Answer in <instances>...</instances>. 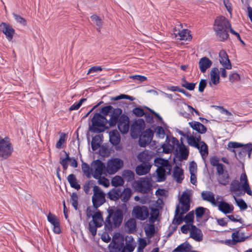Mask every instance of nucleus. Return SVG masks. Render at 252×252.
<instances>
[{"label":"nucleus","instance_id":"nucleus-19","mask_svg":"<svg viewBox=\"0 0 252 252\" xmlns=\"http://www.w3.org/2000/svg\"><path fill=\"white\" fill-rule=\"evenodd\" d=\"M174 34L177 39L180 40H190L191 39V35L188 30L183 29L181 31L177 30L176 28L174 31Z\"/></svg>","mask_w":252,"mask_h":252},{"label":"nucleus","instance_id":"nucleus-11","mask_svg":"<svg viewBox=\"0 0 252 252\" xmlns=\"http://www.w3.org/2000/svg\"><path fill=\"white\" fill-rule=\"evenodd\" d=\"M154 132L150 128L146 129L139 135V145L140 147H145L152 141Z\"/></svg>","mask_w":252,"mask_h":252},{"label":"nucleus","instance_id":"nucleus-34","mask_svg":"<svg viewBox=\"0 0 252 252\" xmlns=\"http://www.w3.org/2000/svg\"><path fill=\"white\" fill-rule=\"evenodd\" d=\"M219 177L218 181L219 184L226 186L229 184V175L227 171L223 172L222 174H218Z\"/></svg>","mask_w":252,"mask_h":252},{"label":"nucleus","instance_id":"nucleus-4","mask_svg":"<svg viewBox=\"0 0 252 252\" xmlns=\"http://www.w3.org/2000/svg\"><path fill=\"white\" fill-rule=\"evenodd\" d=\"M190 197L188 193L184 192L180 199L179 202L181 207L178 204L176 206L175 217H176V221L178 224L181 223L183 220V215L187 213L190 209Z\"/></svg>","mask_w":252,"mask_h":252},{"label":"nucleus","instance_id":"nucleus-7","mask_svg":"<svg viewBox=\"0 0 252 252\" xmlns=\"http://www.w3.org/2000/svg\"><path fill=\"white\" fill-rule=\"evenodd\" d=\"M93 195L92 196V202L93 206L97 209L99 207L103 204L105 200V194L101 189L97 186L93 187Z\"/></svg>","mask_w":252,"mask_h":252},{"label":"nucleus","instance_id":"nucleus-13","mask_svg":"<svg viewBox=\"0 0 252 252\" xmlns=\"http://www.w3.org/2000/svg\"><path fill=\"white\" fill-rule=\"evenodd\" d=\"M117 124L121 133L125 134L128 132L129 129V119L127 115L125 114L122 115Z\"/></svg>","mask_w":252,"mask_h":252},{"label":"nucleus","instance_id":"nucleus-62","mask_svg":"<svg viewBox=\"0 0 252 252\" xmlns=\"http://www.w3.org/2000/svg\"><path fill=\"white\" fill-rule=\"evenodd\" d=\"M132 113L137 117H142L145 114L143 109L140 107L134 108L132 110Z\"/></svg>","mask_w":252,"mask_h":252},{"label":"nucleus","instance_id":"nucleus-58","mask_svg":"<svg viewBox=\"0 0 252 252\" xmlns=\"http://www.w3.org/2000/svg\"><path fill=\"white\" fill-rule=\"evenodd\" d=\"M86 100V98H81L77 103H74L73 105H72L69 108V110L71 111L75 110H78L82 105V103Z\"/></svg>","mask_w":252,"mask_h":252},{"label":"nucleus","instance_id":"nucleus-6","mask_svg":"<svg viewBox=\"0 0 252 252\" xmlns=\"http://www.w3.org/2000/svg\"><path fill=\"white\" fill-rule=\"evenodd\" d=\"M13 148L8 137L1 138L0 137V159H6L11 155Z\"/></svg>","mask_w":252,"mask_h":252},{"label":"nucleus","instance_id":"nucleus-32","mask_svg":"<svg viewBox=\"0 0 252 252\" xmlns=\"http://www.w3.org/2000/svg\"><path fill=\"white\" fill-rule=\"evenodd\" d=\"M192 246L188 242H186L178 246L173 252H189L192 251Z\"/></svg>","mask_w":252,"mask_h":252},{"label":"nucleus","instance_id":"nucleus-20","mask_svg":"<svg viewBox=\"0 0 252 252\" xmlns=\"http://www.w3.org/2000/svg\"><path fill=\"white\" fill-rule=\"evenodd\" d=\"M152 165L149 162L142 163L136 166V173L139 176L144 175L149 172Z\"/></svg>","mask_w":252,"mask_h":252},{"label":"nucleus","instance_id":"nucleus-60","mask_svg":"<svg viewBox=\"0 0 252 252\" xmlns=\"http://www.w3.org/2000/svg\"><path fill=\"white\" fill-rule=\"evenodd\" d=\"M121 99H127L132 101L134 99V98L132 96H129L128 95H126L125 94H121L118 96H116L112 97L111 99L112 100H120Z\"/></svg>","mask_w":252,"mask_h":252},{"label":"nucleus","instance_id":"nucleus-27","mask_svg":"<svg viewBox=\"0 0 252 252\" xmlns=\"http://www.w3.org/2000/svg\"><path fill=\"white\" fill-rule=\"evenodd\" d=\"M218 208L220 211L224 214L231 213L233 212L234 207L224 201H220L218 205Z\"/></svg>","mask_w":252,"mask_h":252},{"label":"nucleus","instance_id":"nucleus-39","mask_svg":"<svg viewBox=\"0 0 252 252\" xmlns=\"http://www.w3.org/2000/svg\"><path fill=\"white\" fill-rule=\"evenodd\" d=\"M144 231L146 236H154L155 232L156 229L154 224H146L144 226Z\"/></svg>","mask_w":252,"mask_h":252},{"label":"nucleus","instance_id":"nucleus-29","mask_svg":"<svg viewBox=\"0 0 252 252\" xmlns=\"http://www.w3.org/2000/svg\"><path fill=\"white\" fill-rule=\"evenodd\" d=\"M121 196V189L114 188L110 190L107 193V197L111 200L116 201Z\"/></svg>","mask_w":252,"mask_h":252},{"label":"nucleus","instance_id":"nucleus-55","mask_svg":"<svg viewBox=\"0 0 252 252\" xmlns=\"http://www.w3.org/2000/svg\"><path fill=\"white\" fill-rule=\"evenodd\" d=\"M234 198L236 202L237 205L239 207V208L241 209L246 210L247 208V205L243 199L237 198L234 196Z\"/></svg>","mask_w":252,"mask_h":252},{"label":"nucleus","instance_id":"nucleus-3","mask_svg":"<svg viewBox=\"0 0 252 252\" xmlns=\"http://www.w3.org/2000/svg\"><path fill=\"white\" fill-rule=\"evenodd\" d=\"M231 28L229 21L224 16L217 18L215 21L214 29L219 40L224 41L229 37L228 30Z\"/></svg>","mask_w":252,"mask_h":252},{"label":"nucleus","instance_id":"nucleus-47","mask_svg":"<svg viewBox=\"0 0 252 252\" xmlns=\"http://www.w3.org/2000/svg\"><path fill=\"white\" fill-rule=\"evenodd\" d=\"M82 170L84 174L88 178H90L91 175L92 169L90 168L89 165L83 162L82 163Z\"/></svg>","mask_w":252,"mask_h":252},{"label":"nucleus","instance_id":"nucleus-64","mask_svg":"<svg viewBox=\"0 0 252 252\" xmlns=\"http://www.w3.org/2000/svg\"><path fill=\"white\" fill-rule=\"evenodd\" d=\"M210 162L212 166H217L218 165L220 164V158L216 156L212 157L210 158Z\"/></svg>","mask_w":252,"mask_h":252},{"label":"nucleus","instance_id":"nucleus-9","mask_svg":"<svg viewBox=\"0 0 252 252\" xmlns=\"http://www.w3.org/2000/svg\"><path fill=\"white\" fill-rule=\"evenodd\" d=\"M145 126L144 121L142 119H139L134 121L131 126L130 134L134 139L137 138L141 133Z\"/></svg>","mask_w":252,"mask_h":252},{"label":"nucleus","instance_id":"nucleus-5","mask_svg":"<svg viewBox=\"0 0 252 252\" xmlns=\"http://www.w3.org/2000/svg\"><path fill=\"white\" fill-rule=\"evenodd\" d=\"M92 125L90 126V130L93 132H101L106 128L108 124V120L100 113H95L92 119Z\"/></svg>","mask_w":252,"mask_h":252},{"label":"nucleus","instance_id":"nucleus-49","mask_svg":"<svg viewBox=\"0 0 252 252\" xmlns=\"http://www.w3.org/2000/svg\"><path fill=\"white\" fill-rule=\"evenodd\" d=\"M189 236H202L201 230L195 225L191 224Z\"/></svg>","mask_w":252,"mask_h":252},{"label":"nucleus","instance_id":"nucleus-21","mask_svg":"<svg viewBox=\"0 0 252 252\" xmlns=\"http://www.w3.org/2000/svg\"><path fill=\"white\" fill-rule=\"evenodd\" d=\"M220 62V63L227 69L231 68V64L228 57L224 50H221L219 53Z\"/></svg>","mask_w":252,"mask_h":252},{"label":"nucleus","instance_id":"nucleus-52","mask_svg":"<svg viewBox=\"0 0 252 252\" xmlns=\"http://www.w3.org/2000/svg\"><path fill=\"white\" fill-rule=\"evenodd\" d=\"M194 212L191 211L187 214L184 218V220L186 223L192 224L194 220Z\"/></svg>","mask_w":252,"mask_h":252},{"label":"nucleus","instance_id":"nucleus-41","mask_svg":"<svg viewBox=\"0 0 252 252\" xmlns=\"http://www.w3.org/2000/svg\"><path fill=\"white\" fill-rule=\"evenodd\" d=\"M137 158L139 161L142 163L149 162L151 159V157L149 155L148 151H144L138 155Z\"/></svg>","mask_w":252,"mask_h":252},{"label":"nucleus","instance_id":"nucleus-48","mask_svg":"<svg viewBox=\"0 0 252 252\" xmlns=\"http://www.w3.org/2000/svg\"><path fill=\"white\" fill-rule=\"evenodd\" d=\"M206 209L203 207H198L195 210L196 219L197 221H199L200 219L205 214V211Z\"/></svg>","mask_w":252,"mask_h":252},{"label":"nucleus","instance_id":"nucleus-14","mask_svg":"<svg viewBox=\"0 0 252 252\" xmlns=\"http://www.w3.org/2000/svg\"><path fill=\"white\" fill-rule=\"evenodd\" d=\"M93 167L94 169L93 176L95 179L99 178L106 169L105 164L99 159L93 161Z\"/></svg>","mask_w":252,"mask_h":252},{"label":"nucleus","instance_id":"nucleus-44","mask_svg":"<svg viewBox=\"0 0 252 252\" xmlns=\"http://www.w3.org/2000/svg\"><path fill=\"white\" fill-rule=\"evenodd\" d=\"M91 19L92 21L96 24L97 27V30L98 32H100V29L102 28L103 22L100 17L96 15H93L91 16Z\"/></svg>","mask_w":252,"mask_h":252},{"label":"nucleus","instance_id":"nucleus-22","mask_svg":"<svg viewBox=\"0 0 252 252\" xmlns=\"http://www.w3.org/2000/svg\"><path fill=\"white\" fill-rule=\"evenodd\" d=\"M212 64V62L208 58H201L198 63L199 68L201 72L204 73Z\"/></svg>","mask_w":252,"mask_h":252},{"label":"nucleus","instance_id":"nucleus-57","mask_svg":"<svg viewBox=\"0 0 252 252\" xmlns=\"http://www.w3.org/2000/svg\"><path fill=\"white\" fill-rule=\"evenodd\" d=\"M159 214L158 210L157 209L152 210L149 220L151 222H154L157 219Z\"/></svg>","mask_w":252,"mask_h":252},{"label":"nucleus","instance_id":"nucleus-16","mask_svg":"<svg viewBox=\"0 0 252 252\" xmlns=\"http://www.w3.org/2000/svg\"><path fill=\"white\" fill-rule=\"evenodd\" d=\"M122 110L119 108H113L108 120V125L110 126H116L119 121V118L122 114Z\"/></svg>","mask_w":252,"mask_h":252},{"label":"nucleus","instance_id":"nucleus-25","mask_svg":"<svg viewBox=\"0 0 252 252\" xmlns=\"http://www.w3.org/2000/svg\"><path fill=\"white\" fill-rule=\"evenodd\" d=\"M210 79L211 82L209 83L210 87L212 86V83L215 85H218L220 82V76L219 75V70L216 67H214L212 69L210 72Z\"/></svg>","mask_w":252,"mask_h":252},{"label":"nucleus","instance_id":"nucleus-2","mask_svg":"<svg viewBox=\"0 0 252 252\" xmlns=\"http://www.w3.org/2000/svg\"><path fill=\"white\" fill-rule=\"evenodd\" d=\"M123 214L121 210L118 209L114 212L110 210L105 221V232L101 236H109L108 233H111L113 228L119 227L122 222Z\"/></svg>","mask_w":252,"mask_h":252},{"label":"nucleus","instance_id":"nucleus-1","mask_svg":"<svg viewBox=\"0 0 252 252\" xmlns=\"http://www.w3.org/2000/svg\"><path fill=\"white\" fill-rule=\"evenodd\" d=\"M136 245L133 237H112L108 248L111 252H132Z\"/></svg>","mask_w":252,"mask_h":252},{"label":"nucleus","instance_id":"nucleus-53","mask_svg":"<svg viewBox=\"0 0 252 252\" xmlns=\"http://www.w3.org/2000/svg\"><path fill=\"white\" fill-rule=\"evenodd\" d=\"M47 220L53 225V226L54 225H58V223H60L57 217L51 213H49L47 216Z\"/></svg>","mask_w":252,"mask_h":252},{"label":"nucleus","instance_id":"nucleus-38","mask_svg":"<svg viewBox=\"0 0 252 252\" xmlns=\"http://www.w3.org/2000/svg\"><path fill=\"white\" fill-rule=\"evenodd\" d=\"M180 156L183 159H187L189 156V150L187 147L182 142L178 148Z\"/></svg>","mask_w":252,"mask_h":252},{"label":"nucleus","instance_id":"nucleus-8","mask_svg":"<svg viewBox=\"0 0 252 252\" xmlns=\"http://www.w3.org/2000/svg\"><path fill=\"white\" fill-rule=\"evenodd\" d=\"M133 186L138 192L146 193L151 189L152 184L149 179L141 178L133 182Z\"/></svg>","mask_w":252,"mask_h":252},{"label":"nucleus","instance_id":"nucleus-46","mask_svg":"<svg viewBox=\"0 0 252 252\" xmlns=\"http://www.w3.org/2000/svg\"><path fill=\"white\" fill-rule=\"evenodd\" d=\"M122 176L127 181H131L134 179V173L130 170H125L122 173Z\"/></svg>","mask_w":252,"mask_h":252},{"label":"nucleus","instance_id":"nucleus-40","mask_svg":"<svg viewBox=\"0 0 252 252\" xmlns=\"http://www.w3.org/2000/svg\"><path fill=\"white\" fill-rule=\"evenodd\" d=\"M110 142L114 145H117L120 141V137L118 132L113 131L110 133Z\"/></svg>","mask_w":252,"mask_h":252},{"label":"nucleus","instance_id":"nucleus-18","mask_svg":"<svg viewBox=\"0 0 252 252\" xmlns=\"http://www.w3.org/2000/svg\"><path fill=\"white\" fill-rule=\"evenodd\" d=\"M155 164L158 168H164L167 170V174H170L171 166L168 160L161 158H157L155 159Z\"/></svg>","mask_w":252,"mask_h":252},{"label":"nucleus","instance_id":"nucleus-26","mask_svg":"<svg viewBox=\"0 0 252 252\" xmlns=\"http://www.w3.org/2000/svg\"><path fill=\"white\" fill-rule=\"evenodd\" d=\"M173 176L177 183H181L184 178L183 170L176 165L174 167Z\"/></svg>","mask_w":252,"mask_h":252},{"label":"nucleus","instance_id":"nucleus-15","mask_svg":"<svg viewBox=\"0 0 252 252\" xmlns=\"http://www.w3.org/2000/svg\"><path fill=\"white\" fill-rule=\"evenodd\" d=\"M0 31L5 35L8 41H11L12 40L15 30L9 24L2 22L0 24Z\"/></svg>","mask_w":252,"mask_h":252},{"label":"nucleus","instance_id":"nucleus-24","mask_svg":"<svg viewBox=\"0 0 252 252\" xmlns=\"http://www.w3.org/2000/svg\"><path fill=\"white\" fill-rule=\"evenodd\" d=\"M189 126L194 130L196 131L200 134L205 133L207 131V128L201 123L192 121L189 123Z\"/></svg>","mask_w":252,"mask_h":252},{"label":"nucleus","instance_id":"nucleus-33","mask_svg":"<svg viewBox=\"0 0 252 252\" xmlns=\"http://www.w3.org/2000/svg\"><path fill=\"white\" fill-rule=\"evenodd\" d=\"M67 180L71 188L77 190L80 189V185L78 183L76 177L74 174H69L67 178Z\"/></svg>","mask_w":252,"mask_h":252},{"label":"nucleus","instance_id":"nucleus-17","mask_svg":"<svg viewBox=\"0 0 252 252\" xmlns=\"http://www.w3.org/2000/svg\"><path fill=\"white\" fill-rule=\"evenodd\" d=\"M248 237H232V239H227L225 241L220 240L218 239L211 240L215 243L224 244L227 246H232L236 245L238 242H243L246 240Z\"/></svg>","mask_w":252,"mask_h":252},{"label":"nucleus","instance_id":"nucleus-43","mask_svg":"<svg viewBox=\"0 0 252 252\" xmlns=\"http://www.w3.org/2000/svg\"><path fill=\"white\" fill-rule=\"evenodd\" d=\"M101 137L99 135H95L93 137L91 142V147L93 151H95L100 146Z\"/></svg>","mask_w":252,"mask_h":252},{"label":"nucleus","instance_id":"nucleus-10","mask_svg":"<svg viewBox=\"0 0 252 252\" xmlns=\"http://www.w3.org/2000/svg\"><path fill=\"white\" fill-rule=\"evenodd\" d=\"M124 165L123 161L119 158H114L107 162L106 171L109 174H113L120 169Z\"/></svg>","mask_w":252,"mask_h":252},{"label":"nucleus","instance_id":"nucleus-36","mask_svg":"<svg viewBox=\"0 0 252 252\" xmlns=\"http://www.w3.org/2000/svg\"><path fill=\"white\" fill-rule=\"evenodd\" d=\"M199 150L203 159H205L208 154V146L203 141H201L199 144Z\"/></svg>","mask_w":252,"mask_h":252},{"label":"nucleus","instance_id":"nucleus-31","mask_svg":"<svg viewBox=\"0 0 252 252\" xmlns=\"http://www.w3.org/2000/svg\"><path fill=\"white\" fill-rule=\"evenodd\" d=\"M240 181L241 182L244 181V182L242 183V187L248 194L251 195L252 194V191L249 186L246 174H243L241 175Z\"/></svg>","mask_w":252,"mask_h":252},{"label":"nucleus","instance_id":"nucleus-54","mask_svg":"<svg viewBox=\"0 0 252 252\" xmlns=\"http://www.w3.org/2000/svg\"><path fill=\"white\" fill-rule=\"evenodd\" d=\"M113 109V107L111 105L104 106L101 109L100 114L106 117L109 113L111 114Z\"/></svg>","mask_w":252,"mask_h":252},{"label":"nucleus","instance_id":"nucleus-50","mask_svg":"<svg viewBox=\"0 0 252 252\" xmlns=\"http://www.w3.org/2000/svg\"><path fill=\"white\" fill-rule=\"evenodd\" d=\"M145 238L139 237L137 252H143V250L147 245Z\"/></svg>","mask_w":252,"mask_h":252},{"label":"nucleus","instance_id":"nucleus-35","mask_svg":"<svg viewBox=\"0 0 252 252\" xmlns=\"http://www.w3.org/2000/svg\"><path fill=\"white\" fill-rule=\"evenodd\" d=\"M131 190L129 188H126L123 191L121 189L120 198L122 202H126L130 198L131 195Z\"/></svg>","mask_w":252,"mask_h":252},{"label":"nucleus","instance_id":"nucleus-63","mask_svg":"<svg viewBox=\"0 0 252 252\" xmlns=\"http://www.w3.org/2000/svg\"><path fill=\"white\" fill-rule=\"evenodd\" d=\"M100 226H96L95 224L90 222L89 224V229L91 232L92 235L94 236L96 234V228Z\"/></svg>","mask_w":252,"mask_h":252},{"label":"nucleus","instance_id":"nucleus-51","mask_svg":"<svg viewBox=\"0 0 252 252\" xmlns=\"http://www.w3.org/2000/svg\"><path fill=\"white\" fill-rule=\"evenodd\" d=\"M124 180L122 178L119 176L114 177L111 181L112 185L114 187H117L120 186H122L124 184Z\"/></svg>","mask_w":252,"mask_h":252},{"label":"nucleus","instance_id":"nucleus-23","mask_svg":"<svg viewBox=\"0 0 252 252\" xmlns=\"http://www.w3.org/2000/svg\"><path fill=\"white\" fill-rule=\"evenodd\" d=\"M201 197L204 201L211 203L213 206L217 205L214 194L210 191H203L201 192Z\"/></svg>","mask_w":252,"mask_h":252},{"label":"nucleus","instance_id":"nucleus-12","mask_svg":"<svg viewBox=\"0 0 252 252\" xmlns=\"http://www.w3.org/2000/svg\"><path fill=\"white\" fill-rule=\"evenodd\" d=\"M149 210L145 206H135L132 211V215L140 220H145L149 216Z\"/></svg>","mask_w":252,"mask_h":252},{"label":"nucleus","instance_id":"nucleus-37","mask_svg":"<svg viewBox=\"0 0 252 252\" xmlns=\"http://www.w3.org/2000/svg\"><path fill=\"white\" fill-rule=\"evenodd\" d=\"M93 220L91 222L95 224L96 226H101L103 219L100 212L95 213L93 216Z\"/></svg>","mask_w":252,"mask_h":252},{"label":"nucleus","instance_id":"nucleus-30","mask_svg":"<svg viewBox=\"0 0 252 252\" xmlns=\"http://www.w3.org/2000/svg\"><path fill=\"white\" fill-rule=\"evenodd\" d=\"M136 222L134 219H129L126 223L125 228L129 233H132L135 230Z\"/></svg>","mask_w":252,"mask_h":252},{"label":"nucleus","instance_id":"nucleus-42","mask_svg":"<svg viewBox=\"0 0 252 252\" xmlns=\"http://www.w3.org/2000/svg\"><path fill=\"white\" fill-rule=\"evenodd\" d=\"M158 176V182H162L166 179V174H167V170L164 168H157L156 170Z\"/></svg>","mask_w":252,"mask_h":252},{"label":"nucleus","instance_id":"nucleus-45","mask_svg":"<svg viewBox=\"0 0 252 252\" xmlns=\"http://www.w3.org/2000/svg\"><path fill=\"white\" fill-rule=\"evenodd\" d=\"M240 183L238 180H234L230 184V191L231 192H236L240 190Z\"/></svg>","mask_w":252,"mask_h":252},{"label":"nucleus","instance_id":"nucleus-61","mask_svg":"<svg viewBox=\"0 0 252 252\" xmlns=\"http://www.w3.org/2000/svg\"><path fill=\"white\" fill-rule=\"evenodd\" d=\"M65 134L64 133H62L59 141L56 144V147L58 149H61L63 147V145L65 142Z\"/></svg>","mask_w":252,"mask_h":252},{"label":"nucleus","instance_id":"nucleus-28","mask_svg":"<svg viewBox=\"0 0 252 252\" xmlns=\"http://www.w3.org/2000/svg\"><path fill=\"white\" fill-rule=\"evenodd\" d=\"M187 140L189 146L195 148H198L199 144L201 140V137L200 135H198L197 136L187 135Z\"/></svg>","mask_w":252,"mask_h":252},{"label":"nucleus","instance_id":"nucleus-59","mask_svg":"<svg viewBox=\"0 0 252 252\" xmlns=\"http://www.w3.org/2000/svg\"><path fill=\"white\" fill-rule=\"evenodd\" d=\"M155 132L156 136L159 138H164L165 135V131L163 128L160 126H158L155 128Z\"/></svg>","mask_w":252,"mask_h":252},{"label":"nucleus","instance_id":"nucleus-56","mask_svg":"<svg viewBox=\"0 0 252 252\" xmlns=\"http://www.w3.org/2000/svg\"><path fill=\"white\" fill-rule=\"evenodd\" d=\"M15 20L17 23H19V24L23 25L26 26L27 25V21L25 18L21 17L20 15L16 14L15 13H13L12 14Z\"/></svg>","mask_w":252,"mask_h":252}]
</instances>
